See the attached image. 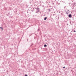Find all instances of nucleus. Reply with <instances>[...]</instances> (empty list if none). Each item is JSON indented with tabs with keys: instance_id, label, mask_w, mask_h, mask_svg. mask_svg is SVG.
Wrapping results in <instances>:
<instances>
[{
	"instance_id": "4468645a",
	"label": "nucleus",
	"mask_w": 76,
	"mask_h": 76,
	"mask_svg": "<svg viewBox=\"0 0 76 76\" xmlns=\"http://www.w3.org/2000/svg\"><path fill=\"white\" fill-rule=\"evenodd\" d=\"M67 10L68 11V12H69V10Z\"/></svg>"
},
{
	"instance_id": "20e7f679",
	"label": "nucleus",
	"mask_w": 76,
	"mask_h": 76,
	"mask_svg": "<svg viewBox=\"0 0 76 76\" xmlns=\"http://www.w3.org/2000/svg\"><path fill=\"white\" fill-rule=\"evenodd\" d=\"M34 45V44L33 43L31 44V45L30 46V47H32V45Z\"/></svg>"
},
{
	"instance_id": "9d476101",
	"label": "nucleus",
	"mask_w": 76,
	"mask_h": 76,
	"mask_svg": "<svg viewBox=\"0 0 76 76\" xmlns=\"http://www.w3.org/2000/svg\"><path fill=\"white\" fill-rule=\"evenodd\" d=\"M24 76H28V75L25 74Z\"/></svg>"
},
{
	"instance_id": "6e6552de",
	"label": "nucleus",
	"mask_w": 76,
	"mask_h": 76,
	"mask_svg": "<svg viewBox=\"0 0 76 76\" xmlns=\"http://www.w3.org/2000/svg\"><path fill=\"white\" fill-rule=\"evenodd\" d=\"M0 28L1 29H2V30H3V27H0Z\"/></svg>"
},
{
	"instance_id": "f8f14e48",
	"label": "nucleus",
	"mask_w": 76,
	"mask_h": 76,
	"mask_svg": "<svg viewBox=\"0 0 76 76\" xmlns=\"http://www.w3.org/2000/svg\"><path fill=\"white\" fill-rule=\"evenodd\" d=\"M65 68H66V67L65 66H64L63 67V69H65Z\"/></svg>"
},
{
	"instance_id": "412c9836",
	"label": "nucleus",
	"mask_w": 76,
	"mask_h": 76,
	"mask_svg": "<svg viewBox=\"0 0 76 76\" xmlns=\"http://www.w3.org/2000/svg\"><path fill=\"white\" fill-rule=\"evenodd\" d=\"M72 18H73V17Z\"/></svg>"
},
{
	"instance_id": "aec40b11",
	"label": "nucleus",
	"mask_w": 76,
	"mask_h": 76,
	"mask_svg": "<svg viewBox=\"0 0 76 76\" xmlns=\"http://www.w3.org/2000/svg\"><path fill=\"white\" fill-rule=\"evenodd\" d=\"M72 13V12H71Z\"/></svg>"
},
{
	"instance_id": "6ab92c4d",
	"label": "nucleus",
	"mask_w": 76,
	"mask_h": 76,
	"mask_svg": "<svg viewBox=\"0 0 76 76\" xmlns=\"http://www.w3.org/2000/svg\"><path fill=\"white\" fill-rule=\"evenodd\" d=\"M35 37H34V39H35Z\"/></svg>"
},
{
	"instance_id": "ddd939ff",
	"label": "nucleus",
	"mask_w": 76,
	"mask_h": 76,
	"mask_svg": "<svg viewBox=\"0 0 76 76\" xmlns=\"http://www.w3.org/2000/svg\"><path fill=\"white\" fill-rule=\"evenodd\" d=\"M73 32H76V31L74 30Z\"/></svg>"
},
{
	"instance_id": "a211bd4d",
	"label": "nucleus",
	"mask_w": 76,
	"mask_h": 76,
	"mask_svg": "<svg viewBox=\"0 0 76 76\" xmlns=\"http://www.w3.org/2000/svg\"><path fill=\"white\" fill-rule=\"evenodd\" d=\"M72 19H73V20H74V18H73Z\"/></svg>"
},
{
	"instance_id": "2eb2a0df",
	"label": "nucleus",
	"mask_w": 76,
	"mask_h": 76,
	"mask_svg": "<svg viewBox=\"0 0 76 76\" xmlns=\"http://www.w3.org/2000/svg\"><path fill=\"white\" fill-rule=\"evenodd\" d=\"M31 35H32V34H31L30 35H29V37H30V36H31Z\"/></svg>"
},
{
	"instance_id": "0eeeda50",
	"label": "nucleus",
	"mask_w": 76,
	"mask_h": 76,
	"mask_svg": "<svg viewBox=\"0 0 76 76\" xmlns=\"http://www.w3.org/2000/svg\"><path fill=\"white\" fill-rule=\"evenodd\" d=\"M65 12H66V14H67V15H69V12L65 11Z\"/></svg>"
},
{
	"instance_id": "f257e3e1",
	"label": "nucleus",
	"mask_w": 76,
	"mask_h": 76,
	"mask_svg": "<svg viewBox=\"0 0 76 76\" xmlns=\"http://www.w3.org/2000/svg\"><path fill=\"white\" fill-rule=\"evenodd\" d=\"M68 17L69 18H71L72 17V15L71 14H70L69 15H68Z\"/></svg>"
},
{
	"instance_id": "423d86ee",
	"label": "nucleus",
	"mask_w": 76,
	"mask_h": 76,
	"mask_svg": "<svg viewBox=\"0 0 76 76\" xmlns=\"http://www.w3.org/2000/svg\"><path fill=\"white\" fill-rule=\"evenodd\" d=\"M44 47H47V45L46 44H45L44 45Z\"/></svg>"
},
{
	"instance_id": "f03ea898",
	"label": "nucleus",
	"mask_w": 76,
	"mask_h": 76,
	"mask_svg": "<svg viewBox=\"0 0 76 76\" xmlns=\"http://www.w3.org/2000/svg\"><path fill=\"white\" fill-rule=\"evenodd\" d=\"M36 9L37 10V12H40V9L38 7L37 8H36Z\"/></svg>"
},
{
	"instance_id": "1a4fd4ad",
	"label": "nucleus",
	"mask_w": 76,
	"mask_h": 76,
	"mask_svg": "<svg viewBox=\"0 0 76 76\" xmlns=\"http://www.w3.org/2000/svg\"><path fill=\"white\" fill-rule=\"evenodd\" d=\"M48 12H50L51 11V9H49L48 10Z\"/></svg>"
},
{
	"instance_id": "7ed1b4c3",
	"label": "nucleus",
	"mask_w": 76,
	"mask_h": 76,
	"mask_svg": "<svg viewBox=\"0 0 76 76\" xmlns=\"http://www.w3.org/2000/svg\"><path fill=\"white\" fill-rule=\"evenodd\" d=\"M76 3H74L72 4V5L73 6H76Z\"/></svg>"
},
{
	"instance_id": "39448f33",
	"label": "nucleus",
	"mask_w": 76,
	"mask_h": 76,
	"mask_svg": "<svg viewBox=\"0 0 76 76\" xmlns=\"http://www.w3.org/2000/svg\"><path fill=\"white\" fill-rule=\"evenodd\" d=\"M47 17H45V18H44V20H47Z\"/></svg>"
},
{
	"instance_id": "dca6fc26",
	"label": "nucleus",
	"mask_w": 76,
	"mask_h": 76,
	"mask_svg": "<svg viewBox=\"0 0 76 76\" xmlns=\"http://www.w3.org/2000/svg\"><path fill=\"white\" fill-rule=\"evenodd\" d=\"M27 39V41H28V39Z\"/></svg>"
},
{
	"instance_id": "f3484780",
	"label": "nucleus",
	"mask_w": 76,
	"mask_h": 76,
	"mask_svg": "<svg viewBox=\"0 0 76 76\" xmlns=\"http://www.w3.org/2000/svg\"><path fill=\"white\" fill-rule=\"evenodd\" d=\"M66 7V6H65V7H64V8Z\"/></svg>"
},
{
	"instance_id": "9b49d317",
	"label": "nucleus",
	"mask_w": 76,
	"mask_h": 76,
	"mask_svg": "<svg viewBox=\"0 0 76 76\" xmlns=\"http://www.w3.org/2000/svg\"><path fill=\"white\" fill-rule=\"evenodd\" d=\"M39 29H38L37 30V32H39Z\"/></svg>"
}]
</instances>
